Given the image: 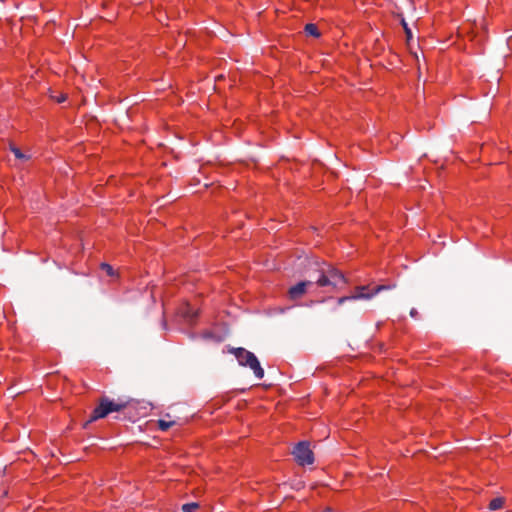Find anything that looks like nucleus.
Segmentation results:
<instances>
[{"label":"nucleus","mask_w":512,"mask_h":512,"mask_svg":"<svg viewBox=\"0 0 512 512\" xmlns=\"http://www.w3.org/2000/svg\"><path fill=\"white\" fill-rule=\"evenodd\" d=\"M310 280L314 281L315 293L317 288H323L325 292H334L346 284L343 273L325 262L317 266V269L310 275Z\"/></svg>","instance_id":"obj_1"},{"label":"nucleus","mask_w":512,"mask_h":512,"mask_svg":"<svg viewBox=\"0 0 512 512\" xmlns=\"http://www.w3.org/2000/svg\"><path fill=\"white\" fill-rule=\"evenodd\" d=\"M393 287H395V285H376L374 287H370V285L357 286L354 288L351 295L340 297L338 304L342 305L349 300H369L381 291L389 290Z\"/></svg>","instance_id":"obj_2"},{"label":"nucleus","mask_w":512,"mask_h":512,"mask_svg":"<svg viewBox=\"0 0 512 512\" xmlns=\"http://www.w3.org/2000/svg\"><path fill=\"white\" fill-rule=\"evenodd\" d=\"M292 454L297 463L301 466L311 465L314 462V454L310 449L309 442L301 441L293 449Z\"/></svg>","instance_id":"obj_3"},{"label":"nucleus","mask_w":512,"mask_h":512,"mask_svg":"<svg viewBox=\"0 0 512 512\" xmlns=\"http://www.w3.org/2000/svg\"><path fill=\"white\" fill-rule=\"evenodd\" d=\"M240 366L249 367L257 379L264 377V369L255 354H235Z\"/></svg>","instance_id":"obj_4"},{"label":"nucleus","mask_w":512,"mask_h":512,"mask_svg":"<svg viewBox=\"0 0 512 512\" xmlns=\"http://www.w3.org/2000/svg\"><path fill=\"white\" fill-rule=\"evenodd\" d=\"M306 293L315 294L313 280L301 281L291 286L288 290V297L290 300L295 301L302 298Z\"/></svg>","instance_id":"obj_5"},{"label":"nucleus","mask_w":512,"mask_h":512,"mask_svg":"<svg viewBox=\"0 0 512 512\" xmlns=\"http://www.w3.org/2000/svg\"><path fill=\"white\" fill-rule=\"evenodd\" d=\"M228 331L226 327L216 325L203 331L200 335L201 339L208 343H219L225 340Z\"/></svg>","instance_id":"obj_6"},{"label":"nucleus","mask_w":512,"mask_h":512,"mask_svg":"<svg viewBox=\"0 0 512 512\" xmlns=\"http://www.w3.org/2000/svg\"><path fill=\"white\" fill-rule=\"evenodd\" d=\"M108 414H109V409L106 405V397H102L100 399L99 405L93 410L92 415L90 416L89 420L86 422V425L88 423L96 421L100 418H104Z\"/></svg>","instance_id":"obj_7"},{"label":"nucleus","mask_w":512,"mask_h":512,"mask_svg":"<svg viewBox=\"0 0 512 512\" xmlns=\"http://www.w3.org/2000/svg\"><path fill=\"white\" fill-rule=\"evenodd\" d=\"M181 316L189 324L193 323L198 316V311L195 310L190 304H185L180 309Z\"/></svg>","instance_id":"obj_8"},{"label":"nucleus","mask_w":512,"mask_h":512,"mask_svg":"<svg viewBox=\"0 0 512 512\" xmlns=\"http://www.w3.org/2000/svg\"><path fill=\"white\" fill-rule=\"evenodd\" d=\"M129 404V401H118V402H114V401H111L109 400L107 397H106V405L109 409V413L111 412H119L123 409H125Z\"/></svg>","instance_id":"obj_9"},{"label":"nucleus","mask_w":512,"mask_h":512,"mask_svg":"<svg viewBox=\"0 0 512 512\" xmlns=\"http://www.w3.org/2000/svg\"><path fill=\"white\" fill-rule=\"evenodd\" d=\"M505 503V499L503 497H497L491 500L489 504V509L492 511L501 509Z\"/></svg>","instance_id":"obj_10"},{"label":"nucleus","mask_w":512,"mask_h":512,"mask_svg":"<svg viewBox=\"0 0 512 512\" xmlns=\"http://www.w3.org/2000/svg\"><path fill=\"white\" fill-rule=\"evenodd\" d=\"M305 32L314 37H318L320 35V33L318 31V27L312 23L306 24Z\"/></svg>","instance_id":"obj_11"},{"label":"nucleus","mask_w":512,"mask_h":512,"mask_svg":"<svg viewBox=\"0 0 512 512\" xmlns=\"http://www.w3.org/2000/svg\"><path fill=\"white\" fill-rule=\"evenodd\" d=\"M198 508L199 504L197 502H190L183 504L181 510L183 512H195Z\"/></svg>","instance_id":"obj_12"},{"label":"nucleus","mask_w":512,"mask_h":512,"mask_svg":"<svg viewBox=\"0 0 512 512\" xmlns=\"http://www.w3.org/2000/svg\"><path fill=\"white\" fill-rule=\"evenodd\" d=\"M173 425H175V421L158 420V427L161 431H167Z\"/></svg>","instance_id":"obj_13"},{"label":"nucleus","mask_w":512,"mask_h":512,"mask_svg":"<svg viewBox=\"0 0 512 512\" xmlns=\"http://www.w3.org/2000/svg\"><path fill=\"white\" fill-rule=\"evenodd\" d=\"M12 153L15 155L16 158L26 160L28 157L21 152V150L15 146L11 147Z\"/></svg>","instance_id":"obj_14"},{"label":"nucleus","mask_w":512,"mask_h":512,"mask_svg":"<svg viewBox=\"0 0 512 512\" xmlns=\"http://www.w3.org/2000/svg\"><path fill=\"white\" fill-rule=\"evenodd\" d=\"M101 269L105 271L109 276H114L115 274L113 267L107 263H102Z\"/></svg>","instance_id":"obj_15"},{"label":"nucleus","mask_w":512,"mask_h":512,"mask_svg":"<svg viewBox=\"0 0 512 512\" xmlns=\"http://www.w3.org/2000/svg\"><path fill=\"white\" fill-rule=\"evenodd\" d=\"M229 352H237V353H240V352H248L246 349L242 348V347H239V348H232L229 350Z\"/></svg>","instance_id":"obj_16"},{"label":"nucleus","mask_w":512,"mask_h":512,"mask_svg":"<svg viewBox=\"0 0 512 512\" xmlns=\"http://www.w3.org/2000/svg\"><path fill=\"white\" fill-rule=\"evenodd\" d=\"M410 316H411V317H413V318H417V316H418V311H417V309L412 308V309L410 310Z\"/></svg>","instance_id":"obj_17"},{"label":"nucleus","mask_w":512,"mask_h":512,"mask_svg":"<svg viewBox=\"0 0 512 512\" xmlns=\"http://www.w3.org/2000/svg\"><path fill=\"white\" fill-rule=\"evenodd\" d=\"M405 29H406V33H407L408 37H410V35H411L410 30H408L406 27H405Z\"/></svg>","instance_id":"obj_18"},{"label":"nucleus","mask_w":512,"mask_h":512,"mask_svg":"<svg viewBox=\"0 0 512 512\" xmlns=\"http://www.w3.org/2000/svg\"><path fill=\"white\" fill-rule=\"evenodd\" d=\"M64 100H65V97H64V96H62V97H59V100H58V101H59V102H62V101H64Z\"/></svg>","instance_id":"obj_19"}]
</instances>
